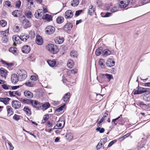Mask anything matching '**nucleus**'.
<instances>
[{"label":"nucleus","mask_w":150,"mask_h":150,"mask_svg":"<svg viewBox=\"0 0 150 150\" xmlns=\"http://www.w3.org/2000/svg\"><path fill=\"white\" fill-rule=\"evenodd\" d=\"M46 48L53 54H57L59 50L56 45L52 44L47 45L46 47Z\"/></svg>","instance_id":"1"},{"label":"nucleus","mask_w":150,"mask_h":150,"mask_svg":"<svg viewBox=\"0 0 150 150\" xmlns=\"http://www.w3.org/2000/svg\"><path fill=\"white\" fill-rule=\"evenodd\" d=\"M139 84L138 83V86L137 88V90H135L133 91V93L134 95L141 94L143 93H146L148 91L150 90V89L148 88H144L143 87L139 86Z\"/></svg>","instance_id":"2"},{"label":"nucleus","mask_w":150,"mask_h":150,"mask_svg":"<svg viewBox=\"0 0 150 150\" xmlns=\"http://www.w3.org/2000/svg\"><path fill=\"white\" fill-rule=\"evenodd\" d=\"M17 74H18L19 77H21L20 81L24 80L27 77L26 72L25 70L23 69L21 70L20 71H18Z\"/></svg>","instance_id":"3"},{"label":"nucleus","mask_w":150,"mask_h":150,"mask_svg":"<svg viewBox=\"0 0 150 150\" xmlns=\"http://www.w3.org/2000/svg\"><path fill=\"white\" fill-rule=\"evenodd\" d=\"M55 30V28L52 26H47L45 29V33L47 35L53 34Z\"/></svg>","instance_id":"4"},{"label":"nucleus","mask_w":150,"mask_h":150,"mask_svg":"<svg viewBox=\"0 0 150 150\" xmlns=\"http://www.w3.org/2000/svg\"><path fill=\"white\" fill-rule=\"evenodd\" d=\"M20 77L16 74H12L11 76V82L14 84H16L19 81Z\"/></svg>","instance_id":"5"},{"label":"nucleus","mask_w":150,"mask_h":150,"mask_svg":"<svg viewBox=\"0 0 150 150\" xmlns=\"http://www.w3.org/2000/svg\"><path fill=\"white\" fill-rule=\"evenodd\" d=\"M120 4H119V7L121 8H125L129 4V0H120Z\"/></svg>","instance_id":"6"},{"label":"nucleus","mask_w":150,"mask_h":150,"mask_svg":"<svg viewBox=\"0 0 150 150\" xmlns=\"http://www.w3.org/2000/svg\"><path fill=\"white\" fill-rule=\"evenodd\" d=\"M12 107L15 109H18L21 106V103L17 100H13L11 102Z\"/></svg>","instance_id":"7"},{"label":"nucleus","mask_w":150,"mask_h":150,"mask_svg":"<svg viewBox=\"0 0 150 150\" xmlns=\"http://www.w3.org/2000/svg\"><path fill=\"white\" fill-rule=\"evenodd\" d=\"M22 25L24 29H26L31 26V23L29 21L25 18L23 20Z\"/></svg>","instance_id":"8"},{"label":"nucleus","mask_w":150,"mask_h":150,"mask_svg":"<svg viewBox=\"0 0 150 150\" xmlns=\"http://www.w3.org/2000/svg\"><path fill=\"white\" fill-rule=\"evenodd\" d=\"M73 27V25L71 23L67 22L63 27V29L66 31H70Z\"/></svg>","instance_id":"9"},{"label":"nucleus","mask_w":150,"mask_h":150,"mask_svg":"<svg viewBox=\"0 0 150 150\" xmlns=\"http://www.w3.org/2000/svg\"><path fill=\"white\" fill-rule=\"evenodd\" d=\"M32 105L36 109H39L41 107V103L37 100H35L33 102Z\"/></svg>","instance_id":"10"},{"label":"nucleus","mask_w":150,"mask_h":150,"mask_svg":"<svg viewBox=\"0 0 150 150\" xmlns=\"http://www.w3.org/2000/svg\"><path fill=\"white\" fill-rule=\"evenodd\" d=\"M100 77L102 79H105L106 78L107 79L108 82H109L112 79H113V77L112 75L108 74H102Z\"/></svg>","instance_id":"11"},{"label":"nucleus","mask_w":150,"mask_h":150,"mask_svg":"<svg viewBox=\"0 0 150 150\" xmlns=\"http://www.w3.org/2000/svg\"><path fill=\"white\" fill-rule=\"evenodd\" d=\"M106 64L107 67H111L115 65V62L113 60L112 58H110L107 61Z\"/></svg>","instance_id":"12"},{"label":"nucleus","mask_w":150,"mask_h":150,"mask_svg":"<svg viewBox=\"0 0 150 150\" xmlns=\"http://www.w3.org/2000/svg\"><path fill=\"white\" fill-rule=\"evenodd\" d=\"M44 14L43 12H41L39 13L38 10H37L35 14V16L36 18H38L40 19H43Z\"/></svg>","instance_id":"13"},{"label":"nucleus","mask_w":150,"mask_h":150,"mask_svg":"<svg viewBox=\"0 0 150 150\" xmlns=\"http://www.w3.org/2000/svg\"><path fill=\"white\" fill-rule=\"evenodd\" d=\"M64 41V38L63 37L58 36L56 37L54 39V41L56 43L60 44L62 43Z\"/></svg>","instance_id":"14"},{"label":"nucleus","mask_w":150,"mask_h":150,"mask_svg":"<svg viewBox=\"0 0 150 150\" xmlns=\"http://www.w3.org/2000/svg\"><path fill=\"white\" fill-rule=\"evenodd\" d=\"M73 13L70 10H68L65 12V17L66 19L70 18L73 17Z\"/></svg>","instance_id":"15"},{"label":"nucleus","mask_w":150,"mask_h":150,"mask_svg":"<svg viewBox=\"0 0 150 150\" xmlns=\"http://www.w3.org/2000/svg\"><path fill=\"white\" fill-rule=\"evenodd\" d=\"M65 124V120H59L57 121V123L56 125V126H57V127H59V129H61L64 127Z\"/></svg>","instance_id":"16"},{"label":"nucleus","mask_w":150,"mask_h":150,"mask_svg":"<svg viewBox=\"0 0 150 150\" xmlns=\"http://www.w3.org/2000/svg\"><path fill=\"white\" fill-rule=\"evenodd\" d=\"M143 99L146 101H150V89L149 91L145 93L144 96L143 97Z\"/></svg>","instance_id":"17"},{"label":"nucleus","mask_w":150,"mask_h":150,"mask_svg":"<svg viewBox=\"0 0 150 150\" xmlns=\"http://www.w3.org/2000/svg\"><path fill=\"white\" fill-rule=\"evenodd\" d=\"M30 51V48L28 45H25L22 48V52L24 53H28Z\"/></svg>","instance_id":"18"},{"label":"nucleus","mask_w":150,"mask_h":150,"mask_svg":"<svg viewBox=\"0 0 150 150\" xmlns=\"http://www.w3.org/2000/svg\"><path fill=\"white\" fill-rule=\"evenodd\" d=\"M36 43L39 45L42 44L43 42V39L41 36L40 35H37L36 39Z\"/></svg>","instance_id":"19"},{"label":"nucleus","mask_w":150,"mask_h":150,"mask_svg":"<svg viewBox=\"0 0 150 150\" xmlns=\"http://www.w3.org/2000/svg\"><path fill=\"white\" fill-rule=\"evenodd\" d=\"M11 98L8 97L0 98V102H2L5 105L9 103V101L11 100Z\"/></svg>","instance_id":"20"},{"label":"nucleus","mask_w":150,"mask_h":150,"mask_svg":"<svg viewBox=\"0 0 150 150\" xmlns=\"http://www.w3.org/2000/svg\"><path fill=\"white\" fill-rule=\"evenodd\" d=\"M22 11L21 10H16L13 12L12 14L14 17H17L22 15Z\"/></svg>","instance_id":"21"},{"label":"nucleus","mask_w":150,"mask_h":150,"mask_svg":"<svg viewBox=\"0 0 150 150\" xmlns=\"http://www.w3.org/2000/svg\"><path fill=\"white\" fill-rule=\"evenodd\" d=\"M20 101L24 103L28 104H31L32 105L34 100L30 99H23V98H21Z\"/></svg>","instance_id":"22"},{"label":"nucleus","mask_w":150,"mask_h":150,"mask_svg":"<svg viewBox=\"0 0 150 150\" xmlns=\"http://www.w3.org/2000/svg\"><path fill=\"white\" fill-rule=\"evenodd\" d=\"M7 112V116L10 117L13 114V109L9 105L6 106Z\"/></svg>","instance_id":"23"},{"label":"nucleus","mask_w":150,"mask_h":150,"mask_svg":"<svg viewBox=\"0 0 150 150\" xmlns=\"http://www.w3.org/2000/svg\"><path fill=\"white\" fill-rule=\"evenodd\" d=\"M24 95L28 98H31L33 97V93L28 91H26L24 92Z\"/></svg>","instance_id":"24"},{"label":"nucleus","mask_w":150,"mask_h":150,"mask_svg":"<svg viewBox=\"0 0 150 150\" xmlns=\"http://www.w3.org/2000/svg\"><path fill=\"white\" fill-rule=\"evenodd\" d=\"M47 62L49 65L51 67H54L57 66V62L55 60H48Z\"/></svg>","instance_id":"25"},{"label":"nucleus","mask_w":150,"mask_h":150,"mask_svg":"<svg viewBox=\"0 0 150 150\" xmlns=\"http://www.w3.org/2000/svg\"><path fill=\"white\" fill-rule=\"evenodd\" d=\"M43 19L46 20L48 22H50L52 20V16L49 14H46L44 15Z\"/></svg>","instance_id":"26"},{"label":"nucleus","mask_w":150,"mask_h":150,"mask_svg":"<svg viewBox=\"0 0 150 150\" xmlns=\"http://www.w3.org/2000/svg\"><path fill=\"white\" fill-rule=\"evenodd\" d=\"M111 53V51L108 49H106L103 50L102 55L103 57H106L109 55Z\"/></svg>","instance_id":"27"},{"label":"nucleus","mask_w":150,"mask_h":150,"mask_svg":"<svg viewBox=\"0 0 150 150\" xmlns=\"http://www.w3.org/2000/svg\"><path fill=\"white\" fill-rule=\"evenodd\" d=\"M70 96V93L69 92H68L64 95V96L62 98V99L64 102H67L69 99Z\"/></svg>","instance_id":"28"},{"label":"nucleus","mask_w":150,"mask_h":150,"mask_svg":"<svg viewBox=\"0 0 150 150\" xmlns=\"http://www.w3.org/2000/svg\"><path fill=\"white\" fill-rule=\"evenodd\" d=\"M41 106L44 110H45L50 107V105L48 102H46L44 103H41Z\"/></svg>","instance_id":"29"},{"label":"nucleus","mask_w":150,"mask_h":150,"mask_svg":"<svg viewBox=\"0 0 150 150\" xmlns=\"http://www.w3.org/2000/svg\"><path fill=\"white\" fill-rule=\"evenodd\" d=\"M103 48L102 47H100L97 49L96 50L95 54L97 56H100L103 52Z\"/></svg>","instance_id":"30"},{"label":"nucleus","mask_w":150,"mask_h":150,"mask_svg":"<svg viewBox=\"0 0 150 150\" xmlns=\"http://www.w3.org/2000/svg\"><path fill=\"white\" fill-rule=\"evenodd\" d=\"M100 67L103 69H105L106 66L103 63L105 62V60L102 59H100L98 61Z\"/></svg>","instance_id":"31"},{"label":"nucleus","mask_w":150,"mask_h":150,"mask_svg":"<svg viewBox=\"0 0 150 150\" xmlns=\"http://www.w3.org/2000/svg\"><path fill=\"white\" fill-rule=\"evenodd\" d=\"M9 51L15 55H17L18 54V52H17V49L15 47H10L9 49Z\"/></svg>","instance_id":"32"},{"label":"nucleus","mask_w":150,"mask_h":150,"mask_svg":"<svg viewBox=\"0 0 150 150\" xmlns=\"http://www.w3.org/2000/svg\"><path fill=\"white\" fill-rule=\"evenodd\" d=\"M95 8H93V5H91L90 6L88 9V14L90 16H92L93 15V13L95 11Z\"/></svg>","instance_id":"33"},{"label":"nucleus","mask_w":150,"mask_h":150,"mask_svg":"<svg viewBox=\"0 0 150 150\" xmlns=\"http://www.w3.org/2000/svg\"><path fill=\"white\" fill-rule=\"evenodd\" d=\"M64 18L62 16H58L56 19V21L57 23L61 24L64 21Z\"/></svg>","instance_id":"34"},{"label":"nucleus","mask_w":150,"mask_h":150,"mask_svg":"<svg viewBox=\"0 0 150 150\" xmlns=\"http://www.w3.org/2000/svg\"><path fill=\"white\" fill-rule=\"evenodd\" d=\"M23 110L26 112V114L28 115H30L32 113L31 110L28 108V107L25 106Z\"/></svg>","instance_id":"35"},{"label":"nucleus","mask_w":150,"mask_h":150,"mask_svg":"<svg viewBox=\"0 0 150 150\" xmlns=\"http://www.w3.org/2000/svg\"><path fill=\"white\" fill-rule=\"evenodd\" d=\"M65 103H63L62 105L60 106L59 108H57L55 110V112H59L62 111L64 108L65 106Z\"/></svg>","instance_id":"36"},{"label":"nucleus","mask_w":150,"mask_h":150,"mask_svg":"<svg viewBox=\"0 0 150 150\" xmlns=\"http://www.w3.org/2000/svg\"><path fill=\"white\" fill-rule=\"evenodd\" d=\"M25 15L28 18H31L32 17V12L30 11H26L25 13Z\"/></svg>","instance_id":"37"},{"label":"nucleus","mask_w":150,"mask_h":150,"mask_svg":"<svg viewBox=\"0 0 150 150\" xmlns=\"http://www.w3.org/2000/svg\"><path fill=\"white\" fill-rule=\"evenodd\" d=\"M79 3V0H73L71 1V5L74 7H76L78 6Z\"/></svg>","instance_id":"38"},{"label":"nucleus","mask_w":150,"mask_h":150,"mask_svg":"<svg viewBox=\"0 0 150 150\" xmlns=\"http://www.w3.org/2000/svg\"><path fill=\"white\" fill-rule=\"evenodd\" d=\"M1 62H2V64H4V65H6L7 66H8L9 67H11V66H13L14 64L13 63H8L7 62H6L5 61L3 60L2 59H1Z\"/></svg>","instance_id":"39"},{"label":"nucleus","mask_w":150,"mask_h":150,"mask_svg":"<svg viewBox=\"0 0 150 150\" xmlns=\"http://www.w3.org/2000/svg\"><path fill=\"white\" fill-rule=\"evenodd\" d=\"M49 119V115L48 114L45 115L43 117V120L42 121L41 123H45Z\"/></svg>","instance_id":"40"},{"label":"nucleus","mask_w":150,"mask_h":150,"mask_svg":"<svg viewBox=\"0 0 150 150\" xmlns=\"http://www.w3.org/2000/svg\"><path fill=\"white\" fill-rule=\"evenodd\" d=\"M65 137L67 139L71 140L73 139V135L71 133H69L66 134L65 136Z\"/></svg>","instance_id":"41"},{"label":"nucleus","mask_w":150,"mask_h":150,"mask_svg":"<svg viewBox=\"0 0 150 150\" xmlns=\"http://www.w3.org/2000/svg\"><path fill=\"white\" fill-rule=\"evenodd\" d=\"M8 72L6 69H4V68L1 67L0 69V73L1 74L5 75H7V73Z\"/></svg>","instance_id":"42"},{"label":"nucleus","mask_w":150,"mask_h":150,"mask_svg":"<svg viewBox=\"0 0 150 150\" xmlns=\"http://www.w3.org/2000/svg\"><path fill=\"white\" fill-rule=\"evenodd\" d=\"M137 105L142 108H146L147 106L142 101L139 102Z\"/></svg>","instance_id":"43"},{"label":"nucleus","mask_w":150,"mask_h":150,"mask_svg":"<svg viewBox=\"0 0 150 150\" xmlns=\"http://www.w3.org/2000/svg\"><path fill=\"white\" fill-rule=\"evenodd\" d=\"M105 129L103 128H101L100 127H97L96 129V130L99 132L100 133H103L105 131Z\"/></svg>","instance_id":"44"},{"label":"nucleus","mask_w":150,"mask_h":150,"mask_svg":"<svg viewBox=\"0 0 150 150\" xmlns=\"http://www.w3.org/2000/svg\"><path fill=\"white\" fill-rule=\"evenodd\" d=\"M77 52L75 51L72 50L70 53V56L74 57H75L77 56Z\"/></svg>","instance_id":"45"},{"label":"nucleus","mask_w":150,"mask_h":150,"mask_svg":"<svg viewBox=\"0 0 150 150\" xmlns=\"http://www.w3.org/2000/svg\"><path fill=\"white\" fill-rule=\"evenodd\" d=\"M21 116L20 115L15 114L13 117V119L16 121H18L20 119V117Z\"/></svg>","instance_id":"46"},{"label":"nucleus","mask_w":150,"mask_h":150,"mask_svg":"<svg viewBox=\"0 0 150 150\" xmlns=\"http://www.w3.org/2000/svg\"><path fill=\"white\" fill-rule=\"evenodd\" d=\"M130 135V134L129 133L126 134L124 136H122L120 138V141H123L125 138L128 137Z\"/></svg>","instance_id":"47"},{"label":"nucleus","mask_w":150,"mask_h":150,"mask_svg":"<svg viewBox=\"0 0 150 150\" xmlns=\"http://www.w3.org/2000/svg\"><path fill=\"white\" fill-rule=\"evenodd\" d=\"M67 66L70 69L72 68L74 66V63L73 61H71V62H68L67 64Z\"/></svg>","instance_id":"48"},{"label":"nucleus","mask_w":150,"mask_h":150,"mask_svg":"<svg viewBox=\"0 0 150 150\" xmlns=\"http://www.w3.org/2000/svg\"><path fill=\"white\" fill-rule=\"evenodd\" d=\"M117 124L120 125H123L125 123V121L123 119H120L119 120L117 121Z\"/></svg>","instance_id":"49"},{"label":"nucleus","mask_w":150,"mask_h":150,"mask_svg":"<svg viewBox=\"0 0 150 150\" xmlns=\"http://www.w3.org/2000/svg\"><path fill=\"white\" fill-rule=\"evenodd\" d=\"M6 142H7L8 144V146L9 147V150H13L14 149V147L13 146L12 144L8 140H6Z\"/></svg>","instance_id":"50"},{"label":"nucleus","mask_w":150,"mask_h":150,"mask_svg":"<svg viewBox=\"0 0 150 150\" xmlns=\"http://www.w3.org/2000/svg\"><path fill=\"white\" fill-rule=\"evenodd\" d=\"M24 84L27 86L29 87H32L34 86L33 83L31 82H28L25 83Z\"/></svg>","instance_id":"51"},{"label":"nucleus","mask_w":150,"mask_h":150,"mask_svg":"<svg viewBox=\"0 0 150 150\" xmlns=\"http://www.w3.org/2000/svg\"><path fill=\"white\" fill-rule=\"evenodd\" d=\"M0 23L2 27H4L6 25L7 22L4 20H2L0 21Z\"/></svg>","instance_id":"52"},{"label":"nucleus","mask_w":150,"mask_h":150,"mask_svg":"<svg viewBox=\"0 0 150 150\" xmlns=\"http://www.w3.org/2000/svg\"><path fill=\"white\" fill-rule=\"evenodd\" d=\"M29 35H30L29 37L31 39L33 38H35V33L34 32L31 31L29 33Z\"/></svg>","instance_id":"53"},{"label":"nucleus","mask_w":150,"mask_h":150,"mask_svg":"<svg viewBox=\"0 0 150 150\" xmlns=\"http://www.w3.org/2000/svg\"><path fill=\"white\" fill-rule=\"evenodd\" d=\"M83 10H80L77 11H76L75 14V16L77 17L79 16L82 12Z\"/></svg>","instance_id":"54"},{"label":"nucleus","mask_w":150,"mask_h":150,"mask_svg":"<svg viewBox=\"0 0 150 150\" xmlns=\"http://www.w3.org/2000/svg\"><path fill=\"white\" fill-rule=\"evenodd\" d=\"M13 41H15V42H18V41L20 40V38L18 35H16L13 36Z\"/></svg>","instance_id":"55"},{"label":"nucleus","mask_w":150,"mask_h":150,"mask_svg":"<svg viewBox=\"0 0 150 150\" xmlns=\"http://www.w3.org/2000/svg\"><path fill=\"white\" fill-rule=\"evenodd\" d=\"M21 2L20 0L16 1V7L19 8L21 6Z\"/></svg>","instance_id":"56"},{"label":"nucleus","mask_w":150,"mask_h":150,"mask_svg":"<svg viewBox=\"0 0 150 150\" xmlns=\"http://www.w3.org/2000/svg\"><path fill=\"white\" fill-rule=\"evenodd\" d=\"M29 38V36L28 35H23V38L22 39V41L24 42H26Z\"/></svg>","instance_id":"57"},{"label":"nucleus","mask_w":150,"mask_h":150,"mask_svg":"<svg viewBox=\"0 0 150 150\" xmlns=\"http://www.w3.org/2000/svg\"><path fill=\"white\" fill-rule=\"evenodd\" d=\"M9 85H7L4 83L1 85V87L4 89L7 90L9 89Z\"/></svg>","instance_id":"58"},{"label":"nucleus","mask_w":150,"mask_h":150,"mask_svg":"<svg viewBox=\"0 0 150 150\" xmlns=\"http://www.w3.org/2000/svg\"><path fill=\"white\" fill-rule=\"evenodd\" d=\"M5 4L8 7L11 8L12 6L11 5V2L9 1H7L5 2Z\"/></svg>","instance_id":"59"},{"label":"nucleus","mask_w":150,"mask_h":150,"mask_svg":"<svg viewBox=\"0 0 150 150\" xmlns=\"http://www.w3.org/2000/svg\"><path fill=\"white\" fill-rule=\"evenodd\" d=\"M22 86L21 85H19V86H11V89L13 90H15L17 89L18 88H19L20 87Z\"/></svg>","instance_id":"60"},{"label":"nucleus","mask_w":150,"mask_h":150,"mask_svg":"<svg viewBox=\"0 0 150 150\" xmlns=\"http://www.w3.org/2000/svg\"><path fill=\"white\" fill-rule=\"evenodd\" d=\"M117 141L116 139L114 140L111 141L108 144V147H110L114 143H115Z\"/></svg>","instance_id":"61"},{"label":"nucleus","mask_w":150,"mask_h":150,"mask_svg":"<svg viewBox=\"0 0 150 150\" xmlns=\"http://www.w3.org/2000/svg\"><path fill=\"white\" fill-rule=\"evenodd\" d=\"M8 40V39L6 38H5V37H3L1 39L2 41L4 43H6Z\"/></svg>","instance_id":"62"},{"label":"nucleus","mask_w":150,"mask_h":150,"mask_svg":"<svg viewBox=\"0 0 150 150\" xmlns=\"http://www.w3.org/2000/svg\"><path fill=\"white\" fill-rule=\"evenodd\" d=\"M13 93V91H8L10 97H16V96Z\"/></svg>","instance_id":"63"},{"label":"nucleus","mask_w":150,"mask_h":150,"mask_svg":"<svg viewBox=\"0 0 150 150\" xmlns=\"http://www.w3.org/2000/svg\"><path fill=\"white\" fill-rule=\"evenodd\" d=\"M30 79L31 80L33 81H36L37 80L36 76L34 75L31 76Z\"/></svg>","instance_id":"64"}]
</instances>
